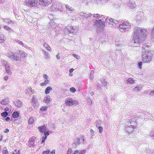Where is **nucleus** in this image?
Returning <instances> with one entry per match:
<instances>
[{
  "label": "nucleus",
  "mask_w": 154,
  "mask_h": 154,
  "mask_svg": "<svg viewBox=\"0 0 154 154\" xmlns=\"http://www.w3.org/2000/svg\"><path fill=\"white\" fill-rule=\"evenodd\" d=\"M104 22V20L103 19V18L102 20H97L95 21L94 26L97 27L98 30H102L104 28L105 26Z\"/></svg>",
  "instance_id": "obj_5"
},
{
  "label": "nucleus",
  "mask_w": 154,
  "mask_h": 154,
  "mask_svg": "<svg viewBox=\"0 0 154 154\" xmlns=\"http://www.w3.org/2000/svg\"><path fill=\"white\" fill-rule=\"evenodd\" d=\"M75 101L70 97L67 98L65 101V103L67 106H71L75 104Z\"/></svg>",
  "instance_id": "obj_14"
},
{
  "label": "nucleus",
  "mask_w": 154,
  "mask_h": 154,
  "mask_svg": "<svg viewBox=\"0 0 154 154\" xmlns=\"http://www.w3.org/2000/svg\"><path fill=\"white\" fill-rule=\"evenodd\" d=\"M7 87V85H3L1 86L0 88L2 90H3L6 89Z\"/></svg>",
  "instance_id": "obj_54"
},
{
  "label": "nucleus",
  "mask_w": 154,
  "mask_h": 154,
  "mask_svg": "<svg viewBox=\"0 0 154 154\" xmlns=\"http://www.w3.org/2000/svg\"><path fill=\"white\" fill-rule=\"evenodd\" d=\"M25 92L27 94H31L32 93L31 88H27L25 90Z\"/></svg>",
  "instance_id": "obj_32"
},
{
  "label": "nucleus",
  "mask_w": 154,
  "mask_h": 154,
  "mask_svg": "<svg viewBox=\"0 0 154 154\" xmlns=\"http://www.w3.org/2000/svg\"><path fill=\"white\" fill-rule=\"evenodd\" d=\"M142 88L141 86H140L139 85H137L134 88V90L136 91H140Z\"/></svg>",
  "instance_id": "obj_34"
},
{
  "label": "nucleus",
  "mask_w": 154,
  "mask_h": 154,
  "mask_svg": "<svg viewBox=\"0 0 154 154\" xmlns=\"http://www.w3.org/2000/svg\"><path fill=\"white\" fill-rule=\"evenodd\" d=\"M8 101L9 98H5L1 102V103L2 104L6 105L8 103Z\"/></svg>",
  "instance_id": "obj_23"
},
{
  "label": "nucleus",
  "mask_w": 154,
  "mask_h": 154,
  "mask_svg": "<svg viewBox=\"0 0 154 154\" xmlns=\"http://www.w3.org/2000/svg\"><path fill=\"white\" fill-rule=\"evenodd\" d=\"M72 55L74 57H75L77 60H79L80 59V56L76 54H73Z\"/></svg>",
  "instance_id": "obj_47"
},
{
  "label": "nucleus",
  "mask_w": 154,
  "mask_h": 154,
  "mask_svg": "<svg viewBox=\"0 0 154 154\" xmlns=\"http://www.w3.org/2000/svg\"><path fill=\"white\" fill-rule=\"evenodd\" d=\"M78 29L77 26H67L65 28V32L68 34L72 33L73 35H74L77 32Z\"/></svg>",
  "instance_id": "obj_6"
},
{
  "label": "nucleus",
  "mask_w": 154,
  "mask_h": 154,
  "mask_svg": "<svg viewBox=\"0 0 154 154\" xmlns=\"http://www.w3.org/2000/svg\"><path fill=\"white\" fill-rule=\"evenodd\" d=\"M38 130L40 132L43 133L44 131H46L45 126V125H43L39 127L38 128Z\"/></svg>",
  "instance_id": "obj_29"
},
{
  "label": "nucleus",
  "mask_w": 154,
  "mask_h": 154,
  "mask_svg": "<svg viewBox=\"0 0 154 154\" xmlns=\"http://www.w3.org/2000/svg\"><path fill=\"white\" fill-rule=\"evenodd\" d=\"M4 29H5L7 30L10 32H11L12 30L10 29V28L7 26H5L4 27Z\"/></svg>",
  "instance_id": "obj_45"
},
{
  "label": "nucleus",
  "mask_w": 154,
  "mask_h": 154,
  "mask_svg": "<svg viewBox=\"0 0 154 154\" xmlns=\"http://www.w3.org/2000/svg\"><path fill=\"white\" fill-rule=\"evenodd\" d=\"M101 121L100 120H97L96 122V126L98 127L100 126Z\"/></svg>",
  "instance_id": "obj_42"
},
{
  "label": "nucleus",
  "mask_w": 154,
  "mask_h": 154,
  "mask_svg": "<svg viewBox=\"0 0 154 154\" xmlns=\"http://www.w3.org/2000/svg\"><path fill=\"white\" fill-rule=\"evenodd\" d=\"M43 76L45 79V80L47 81L49 80L48 79V76L45 74H44L43 75Z\"/></svg>",
  "instance_id": "obj_48"
},
{
  "label": "nucleus",
  "mask_w": 154,
  "mask_h": 154,
  "mask_svg": "<svg viewBox=\"0 0 154 154\" xmlns=\"http://www.w3.org/2000/svg\"><path fill=\"white\" fill-rule=\"evenodd\" d=\"M70 91L74 93L76 91V90L74 88L72 87L70 88Z\"/></svg>",
  "instance_id": "obj_55"
},
{
  "label": "nucleus",
  "mask_w": 154,
  "mask_h": 154,
  "mask_svg": "<svg viewBox=\"0 0 154 154\" xmlns=\"http://www.w3.org/2000/svg\"><path fill=\"white\" fill-rule=\"evenodd\" d=\"M152 54L151 52L142 54V61L144 62L149 63L152 60Z\"/></svg>",
  "instance_id": "obj_8"
},
{
  "label": "nucleus",
  "mask_w": 154,
  "mask_h": 154,
  "mask_svg": "<svg viewBox=\"0 0 154 154\" xmlns=\"http://www.w3.org/2000/svg\"><path fill=\"white\" fill-rule=\"evenodd\" d=\"M142 64V63L141 62H140L138 63V66L139 67V68L140 69H141V66Z\"/></svg>",
  "instance_id": "obj_59"
},
{
  "label": "nucleus",
  "mask_w": 154,
  "mask_h": 154,
  "mask_svg": "<svg viewBox=\"0 0 154 154\" xmlns=\"http://www.w3.org/2000/svg\"><path fill=\"white\" fill-rule=\"evenodd\" d=\"M52 89L51 87L49 86L47 87L45 89V92L46 94H48L49 93L50 91Z\"/></svg>",
  "instance_id": "obj_31"
},
{
  "label": "nucleus",
  "mask_w": 154,
  "mask_h": 154,
  "mask_svg": "<svg viewBox=\"0 0 154 154\" xmlns=\"http://www.w3.org/2000/svg\"><path fill=\"white\" fill-rule=\"evenodd\" d=\"M40 0H29L28 1H26L23 4L27 5L28 6L36 7L40 5Z\"/></svg>",
  "instance_id": "obj_7"
},
{
  "label": "nucleus",
  "mask_w": 154,
  "mask_h": 154,
  "mask_svg": "<svg viewBox=\"0 0 154 154\" xmlns=\"http://www.w3.org/2000/svg\"><path fill=\"white\" fill-rule=\"evenodd\" d=\"M130 23L126 20H122L120 23L119 28L121 32H123L126 31H128L131 28Z\"/></svg>",
  "instance_id": "obj_1"
},
{
  "label": "nucleus",
  "mask_w": 154,
  "mask_h": 154,
  "mask_svg": "<svg viewBox=\"0 0 154 154\" xmlns=\"http://www.w3.org/2000/svg\"><path fill=\"white\" fill-rule=\"evenodd\" d=\"M106 22L109 24H111L113 26H116L117 24L119 23V21L113 19L109 17H107L106 19Z\"/></svg>",
  "instance_id": "obj_12"
},
{
  "label": "nucleus",
  "mask_w": 154,
  "mask_h": 154,
  "mask_svg": "<svg viewBox=\"0 0 154 154\" xmlns=\"http://www.w3.org/2000/svg\"><path fill=\"white\" fill-rule=\"evenodd\" d=\"M15 41L16 42L21 45L23 47H24L26 48H28V46L24 44L22 42L18 40H17Z\"/></svg>",
  "instance_id": "obj_26"
},
{
  "label": "nucleus",
  "mask_w": 154,
  "mask_h": 154,
  "mask_svg": "<svg viewBox=\"0 0 154 154\" xmlns=\"http://www.w3.org/2000/svg\"><path fill=\"white\" fill-rule=\"evenodd\" d=\"M72 150L71 149H69L67 152V154H71V153L72 152Z\"/></svg>",
  "instance_id": "obj_56"
},
{
  "label": "nucleus",
  "mask_w": 154,
  "mask_h": 154,
  "mask_svg": "<svg viewBox=\"0 0 154 154\" xmlns=\"http://www.w3.org/2000/svg\"><path fill=\"white\" fill-rule=\"evenodd\" d=\"M5 40L4 35L3 34H0V42H2Z\"/></svg>",
  "instance_id": "obj_39"
},
{
  "label": "nucleus",
  "mask_w": 154,
  "mask_h": 154,
  "mask_svg": "<svg viewBox=\"0 0 154 154\" xmlns=\"http://www.w3.org/2000/svg\"><path fill=\"white\" fill-rule=\"evenodd\" d=\"M51 101V99L50 97H44L43 100L44 102L48 104Z\"/></svg>",
  "instance_id": "obj_27"
},
{
  "label": "nucleus",
  "mask_w": 154,
  "mask_h": 154,
  "mask_svg": "<svg viewBox=\"0 0 154 154\" xmlns=\"http://www.w3.org/2000/svg\"><path fill=\"white\" fill-rule=\"evenodd\" d=\"M150 136L152 137H154V129H153L150 133Z\"/></svg>",
  "instance_id": "obj_51"
},
{
  "label": "nucleus",
  "mask_w": 154,
  "mask_h": 154,
  "mask_svg": "<svg viewBox=\"0 0 154 154\" xmlns=\"http://www.w3.org/2000/svg\"><path fill=\"white\" fill-rule=\"evenodd\" d=\"M12 116L14 118H17L19 116V114L17 112H13Z\"/></svg>",
  "instance_id": "obj_35"
},
{
  "label": "nucleus",
  "mask_w": 154,
  "mask_h": 154,
  "mask_svg": "<svg viewBox=\"0 0 154 154\" xmlns=\"http://www.w3.org/2000/svg\"><path fill=\"white\" fill-rule=\"evenodd\" d=\"M36 139V138L35 137H32L30 138L29 141V145L30 147H34L35 146V141Z\"/></svg>",
  "instance_id": "obj_16"
},
{
  "label": "nucleus",
  "mask_w": 154,
  "mask_h": 154,
  "mask_svg": "<svg viewBox=\"0 0 154 154\" xmlns=\"http://www.w3.org/2000/svg\"><path fill=\"white\" fill-rule=\"evenodd\" d=\"M128 83L134 84V80L133 78H129L127 80Z\"/></svg>",
  "instance_id": "obj_38"
},
{
  "label": "nucleus",
  "mask_w": 154,
  "mask_h": 154,
  "mask_svg": "<svg viewBox=\"0 0 154 154\" xmlns=\"http://www.w3.org/2000/svg\"><path fill=\"white\" fill-rule=\"evenodd\" d=\"M44 52H45V58L48 59L49 57V55L48 54V53L45 52L44 51Z\"/></svg>",
  "instance_id": "obj_46"
},
{
  "label": "nucleus",
  "mask_w": 154,
  "mask_h": 154,
  "mask_svg": "<svg viewBox=\"0 0 154 154\" xmlns=\"http://www.w3.org/2000/svg\"><path fill=\"white\" fill-rule=\"evenodd\" d=\"M80 139L79 138H76L75 140V142H74L73 143V145L75 144V145L76 144L77 145H79L80 144Z\"/></svg>",
  "instance_id": "obj_37"
},
{
  "label": "nucleus",
  "mask_w": 154,
  "mask_h": 154,
  "mask_svg": "<svg viewBox=\"0 0 154 154\" xmlns=\"http://www.w3.org/2000/svg\"><path fill=\"white\" fill-rule=\"evenodd\" d=\"M80 15L81 17H83V18H88L89 17H91L92 14L91 13L88 12H81L80 13Z\"/></svg>",
  "instance_id": "obj_19"
},
{
  "label": "nucleus",
  "mask_w": 154,
  "mask_h": 154,
  "mask_svg": "<svg viewBox=\"0 0 154 154\" xmlns=\"http://www.w3.org/2000/svg\"><path fill=\"white\" fill-rule=\"evenodd\" d=\"M3 154H8V152L7 150L4 149L2 151Z\"/></svg>",
  "instance_id": "obj_53"
},
{
  "label": "nucleus",
  "mask_w": 154,
  "mask_h": 154,
  "mask_svg": "<svg viewBox=\"0 0 154 154\" xmlns=\"http://www.w3.org/2000/svg\"><path fill=\"white\" fill-rule=\"evenodd\" d=\"M101 82L103 86H106L107 85V82L104 79H102L101 80Z\"/></svg>",
  "instance_id": "obj_41"
},
{
  "label": "nucleus",
  "mask_w": 154,
  "mask_h": 154,
  "mask_svg": "<svg viewBox=\"0 0 154 154\" xmlns=\"http://www.w3.org/2000/svg\"><path fill=\"white\" fill-rule=\"evenodd\" d=\"M19 53L20 56H21L22 57L24 58L26 57L27 56V54L23 51H20Z\"/></svg>",
  "instance_id": "obj_28"
},
{
  "label": "nucleus",
  "mask_w": 154,
  "mask_h": 154,
  "mask_svg": "<svg viewBox=\"0 0 154 154\" xmlns=\"http://www.w3.org/2000/svg\"><path fill=\"white\" fill-rule=\"evenodd\" d=\"M44 135L45 136L47 137V136H48L49 134V133L48 131L46 132L45 131H44Z\"/></svg>",
  "instance_id": "obj_61"
},
{
  "label": "nucleus",
  "mask_w": 154,
  "mask_h": 154,
  "mask_svg": "<svg viewBox=\"0 0 154 154\" xmlns=\"http://www.w3.org/2000/svg\"><path fill=\"white\" fill-rule=\"evenodd\" d=\"M50 152V151L47 150L46 151H44L42 152V154H49Z\"/></svg>",
  "instance_id": "obj_58"
},
{
  "label": "nucleus",
  "mask_w": 154,
  "mask_h": 154,
  "mask_svg": "<svg viewBox=\"0 0 154 154\" xmlns=\"http://www.w3.org/2000/svg\"><path fill=\"white\" fill-rule=\"evenodd\" d=\"M96 3L99 4L100 3L101 4H104L105 3L109 2V0H96Z\"/></svg>",
  "instance_id": "obj_22"
},
{
  "label": "nucleus",
  "mask_w": 154,
  "mask_h": 154,
  "mask_svg": "<svg viewBox=\"0 0 154 154\" xmlns=\"http://www.w3.org/2000/svg\"><path fill=\"white\" fill-rule=\"evenodd\" d=\"M8 57L11 60L16 61H20L21 59V57L18 56V54L16 52H10L8 54Z\"/></svg>",
  "instance_id": "obj_10"
},
{
  "label": "nucleus",
  "mask_w": 154,
  "mask_h": 154,
  "mask_svg": "<svg viewBox=\"0 0 154 154\" xmlns=\"http://www.w3.org/2000/svg\"><path fill=\"white\" fill-rule=\"evenodd\" d=\"M1 115L3 117H6L8 115V113L6 112H4L1 113Z\"/></svg>",
  "instance_id": "obj_44"
},
{
  "label": "nucleus",
  "mask_w": 154,
  "mask_h": 154,
  "mask_svg": "<svg viewBox=\"0 0 154 154\" xmlns=\"http://www.w3.org/2000/svg\"><path fill=\"white\" fill-rule=\"evenodd\" d=\"M147 33L148 31L147 29L137 26L134 28L133 35L146 36Z\"/></svg>",
  "instance_id": "obj_3"
},
{
  "label": "nucleus",
  "mask_w": 154,
  "mask_h": 154,
  "mask_svg": "<svg viewBox=\"0 0 154 154\" xmlns=\"http://www.w3.org/2000/svg\"><path fill=\"white\" fill-rule=\"evenodd\" d=\"M14 103L15 105L18 108H20L22 106V103L19 100H17Z\"/></svg>",
  "instance_id": "obj_25"
},
{
  "label": "nucleus",
  "mask_w": 154,
  "mask_h": 154,
  "mask_svg": "<svg viewBox=\"0 0 154 154\" xmlns=\"http://www.w3.org/2000/svg\"><path fill=\"white\" fill-rule=\"evenodd\" d=\"M136 126V123L134 121L130 120L126 122L125 127V131L129 133H131L134 131Z\"/></svg>",
  "instance_id": "obj_2"
},
{
  "label": "nucleus",
  "mask_w": 154,
  "mask_h": 154,
  "mask_svg": "<svg viewBox=\"0 0 154 154\" xmlns=\"http://www.w3.org/2000/svg\"><path fill=\"white\" fill-rule=\"evenodd\" d=\"M100 85L99 84V85H97V90L99 91H100L102 89L100 87Z\"/></svg>",
  "instance_id": "obj_57"
},
{
  "label": "nucleus",
  "mask_w": 154,
  "mask_h": 154,
  "mask_svg": "<svg viewBox=\"0 0 154 154\" xmlns=\"http://www.w3.org/2000/svg\"><path fill=\"white\" fill-rule=\"evenodd\" d=\"M113 7L115 8H118L119 7V5L118 4H115L113 5Z\"/></svg>",
  "instance_id": "obj_64"
},
{
  "label": "nucleus",
  "mask_w": 154,
  "mask_h": 154,
  "mask_svg": "<svg viewBox=\"0 0 154 154\" xmlns=\"http://www.w3.org/2000/svg\"><path fill=\"white\" fill-rule=\"evenodd\" d=\"M47 108V106L42 107H41L40 108V110L41 111H43L46 110Z\"/></svg>",
  "instance_id": "obj_49"
},
{
  "label": "nucleus",
  "mask_w": 154,
  "mask_h": 154,
  "mask_svg": "<svg viewBox=\"0 0 154 154\" xmlns=\"http://www.w3.org/2000/svg\"><path fill=\"white\" fill-rule=\"evenodd\" d=\"M127 5L131 9L134 8L136 6V4L134 2L131 0L127 2Z\"/></svg>",
  "instance_id": "obj_17"
},
{
  "label": "nucleus",
  "mask_w": 154,
  "mask_h": 154,
  "mask_svg": "<svg viewBox=\"0 0 154 154\" xmlns=\"http://www.w3.org/2000/svg\"><path fill=\"white\" fill-rule=\"evenodd\" d=\"M146 36L143 35H133V38L132 42L133 43L136 44L135 46H137L139 45V44L142 42L145 39Z\"/></svg>",
  "instance_id": "obj_4"
},
{
  "label": "nucleus",
  "mask_w": 154,
  "mask_h": 154,
  "mask_svg": "<svg viewBox=\"0 0 154 154\" xmlns=\"http://www.w3.org/2000/svg\"><path fill=\"white\" fill-rule=\"evenodd\" d=\"M85 150H83L81 151L76 150L75 151V154H85Z\"/></svg>",
  "instance_id": "obj_33"
},
{
  "label": "nucleus",
  "mask_w": 154,
  "mask_h": 154,
  "mask_svg": "<svg viewBox=\"0 0 154 154\" xmlns=\"http://www.w3.org/2000/svg\"><path fill=\"white\" fill-rule=\"evenodd\" d=\"M93 17L96 19L99 18H102L103 19L105 18L104 15H100L98 14H94L93 15Z\"/></svg>",
  "instance_id": "obj_24"
},
{
  "label": "nucleus",
  "mask_w": 154,
  "mask_h": 154,
  "mask_svg": "<svg viewBox=\"0 0 154 154\" xmlns=\"http://www.w3.org/2000/svg\"><path fill=\"white\" fill-rule=\"evenodd\" d=\"M90 134H91V137H93L94 136V131L92 130V129H91L90 130Z\"/></svg>",
  "instance_id": "obj_52"
},
{
  "label": "nucleus",
  "mask_w": 154,
  "mask_h": 154,
  "mask_svg": "<svg viewBox=\"0 0 154 154\" xmlns=\"http://www.w3.org/2000/svg\"><path fill=\"white\" fill-rule=\"evenodd\" d=\"M48 27L50 30H53L56 32H58L59 28L57 27V23L51 20L49 22Z\"/></svg>",
  "instance_id": "obj_9"
},
{
  "label": "nucleus",
  "mask_w": 154,
  "mask_h": 154,
  "mask_svg": "<svg viewBox=\"0 0 154 154\" xmlns=\"http://www.w3.org/2000/svg\"><path fill=\"white\" fill-rule=\"evenodd\" d=\"M34 118L33 117H32L29 118V126L28 127H32V125L33 124L34 122Z\"/></svg>",
  "instance_id": "obj_21"
},
{
  "label": "nucleus",
  "mask_w": 154,
  "mask_h": 154,
  "mask_svg": "<svg viewBox=\"0 0 154 154\" xmlns=\"http://www.w3.org/2000/svg\"><path fill=\"white\" fill-rule=\"evenodd\" d=\"M149 95L151 96H154V91H151L149 94Z\"/></svg>",
  "instance_id": "obj_62"
},
{
  "label": "nucleus",
  "mask_w": 154,
  "mask_h": 154,
  "mask_svg": "<svg viewBox=\"0 0 154 154\" xmlns=\"http://www.w3.org/2000/svg\"><path fill=\"white\" fill-rule=\"evenodd\" d=\"M65 7L66 8V11H70V12H74L75 11V10L73 8L68 4H66L65 5Z\"/></svg>",
  "instance_id": "obj_20"
},
{
  "label": "nucleus",
  "mask_w": 154,
  "mask_h": 154,
  "mask_svg": "<svg viewBox=\"0 0 154 154\" xmlns=\"http://www.w3.org/2000/svg\"><path fill=\"white\" fill-rule=\"evenodd\" d=\"M39 1L42 6H47L52 2V0H40Z\"/></svg>",
  "instance_id": "obj_15"
},
{
  "label": "nucleus",
  "mask_w": 154,
  "mask_h": 154,
  "mask_svg": "<svg viewBox=\"0 0 154 154\" xmlns=\"http://www.w3.org/2000/svg\"><path fill=\"white\" fill-rule=\"evenodd\" d=\"M32 102L33 103H34L35 102H36L37 101V100L35 98V97H33L32 98Z\"/></svg>",
  "instance_id": "obj_60"
},
{
  "label": "nucleus",
  "mask_w": 154,
  "mask_h": 154,
  "mask_svg": "<svg viewBox=\"0 0 154 154\" xmlns=\"http://www.w3.org/2000/svg\"><path fill=\"white\" fill-rule=\"evenodd\" d=\"M10 68V67L9 65V66L6 67L5 68L6 70V72L8 74V75H11V72Z\"/></svg>",
  "instance_id": "obj_30"
},
{
  "label": "nucleus",
  "mask_w": 154,
  "mask_h": 154,
  "mask_svg": "<svg viewBox=\"0 0 154 154\" xmlns=\"http://www.w3.org/2000/svg\"><path fill=\"white\" fill-rule=\"evenodd\" d=\"M62 7V6L60 3H56L52 5L50 8V9L53 11L59 10L61 12L63 10Z\"/></svg>",
  "instance_id": "obj_11"
},
{
  "label": "nucleus",
  "mask_w": 154,
  "mask_h": 154,
  "mask_svg": "<svg viewBox=\"0 0 154 154\" xmlns=\"http://www.w3.org/2000/svg\"><path fill=\"white\" fill-rule=\"evenodd\" d=\"M9 20L8 19H3L4 21L6 23H7V24L8 23V21H9Z\"/></svg>",
  "instance_id": "obj_63"
},
{
  "label": "nucleus",
  "mask_w": 154,
  "mask_h": 154,
  "mask_svg": "<svg viewBox=\"0 0 154 154\" xmlns=\"http://www.w3.org/2000/svg\"><path fill=\"white\" fill-rule=\"evenodd\" d=\"M49 82V80L46 81L45 80L44 82L41 84L40 85L41 86H44L48 84Z\"/></svg>",
  "instance_id": "obj_43"
},
{
  "label": "nucleus",
  "mask_w": 154,
  "mask_h": 154,
  "mask_svg": "<svg viewBox=\"0 0 154 154\" xmlns=\"http://www.w3.org/2000/svg\"><path fill=\"white\" fill-rule=\"evenodd\" d=\"M151 38L152 41H154V28L152 29L151 32Z\"/></svg>",
  "instance_id": "obj_40"
},
{
  "label": "nucleus",
  "mask_w": 154,
  "mask_h": 154,
  "mask_svg": "<svg viewBox=\"0 0 154 154\" xmlns=\"http://www.w3.org/2000/svg\"><path fill=\"white\" fill-rule=\"evenodd\" d=\"M141 14H137L134 18L135 20L137 23H140L141 20H143V18Z\"/></svg>",
  "instance_id": "obj_18"
},
{
  "label": "nucleus",
  "mask_w": 154,
  "mask_h": 154,
  "mask_svg": "<svg viewBox=\"0 0 154 154\" xmlns=\"http://www.w3.org/2000/svg\"><path fill=\"white\" fill-rule=\"evenodd\" d=\"M2 64L5 66V68L6 67L9 66V64L8 63L6 62L5 60H2L1 61Z\"/></svg>",
  "instance_id": "obj_36"
},
{
  "label": "nucleus",
  "mask_w": 154,
  "mask_h": 154,
  "mask_svg": "<svg viewBox=\"0 0 154 154\" xmlns=\"http://www.w3.org/2000/svg\"><path fill=\"white\" fill-rule=\"evenodd\" d=\"M97 128H98V129L99 131V132L100 133H101L103 131V127L102 126H100Z\"/></svg>",
  "instance_id": "obj_50"
},
{
  "label": "nucleus",
  "mask_w": 154,
  "mask_h": 154,
  "mask_svg": "<svg viewBox=\"0 0 154 154\" xmlns=\"http://www.w3.org/2000/svg\"><path fill=\"white\" fill-rule=\"evenodd\" d=\"M149 43H147L144 44L142 46V54L146 53H149V52H151L150 51V47L149 45Z\"/></svg>",
  "instance_id": "obj_13"
}]
</instances>
